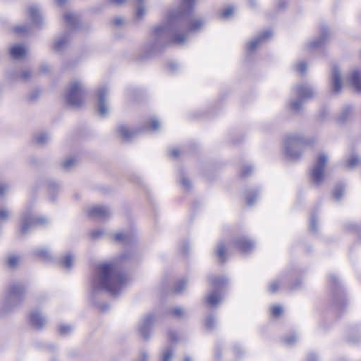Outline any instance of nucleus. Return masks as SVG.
<instances>
[{"label": "nucleus", "mask_w": 361, "mask_h": 361, "mask_svg": "<svg viewBox=\"0 0 361 361\" xmlns=\"http://www.w3.org/2000/svg\"><path fill=\"white\" fill-rule=\"evenodd\" d=\"M196 0H182L176 11L168 13L166 20L152 31L151 38L145 46L149 54L166 46L169 41L176 44L186 42L188 35L200 30L204 24L200 18H188L186 14L192 11Z\"/></svg>", "instance_id": "nucleus-1"}, {"label": "nucleus", "mask_w": 361, "mask_h": 361, "mask_svg": "<svg viewBox=\"0 0 361 361\" xmlns=\"http://www.w3.org/2000/svg\"><path fill=\"white\" fill-rule=\"evenodd\" d=\"M128 257L127 254H122L117 261L98 265L92 281V290L94 292L105 290L112 295L119 294L130 281L129 278L121 272L119 263Z\"/></svg>", "instance_id": "nucleus-2"}, {"label": "nucleus", "mask_w": 361, "mask_h": 361, "mask_svg": "<svg viewBox=\"0 0 361 361\" xmlns=\"http://www.w3.org/2000/svg\"><path fill=\"white\" fill-rule=\"evenodd\" d=\"M26 287L21 282L10 283L6 288L3 298L2 305L6 312H11L18 307L25 300Z\"/></svg>", "instance_id": "nucleus-3"}, {"label": "nucleus", "mask_w": 361, "mask_h": 361, "mask_svg": "<svg viewBox=\"0 0 361 361\" xmlns=\"http://www.w3.org/2000/svg\"><path fill=\"white\" fill-rule=\"evenodd\" d=\"M312 143V139L305 137L298 134H290L286 136L284 140V153L289 159H296L300 157L302 148Z\"/></svg>", "instance_id": "nucleus-4"}, {"label": "nucleus", "mask_w": 361, "mask_h": 361, "mask_svg": "<svg viewBox=\"0 0 361 361\" xmlns=\"http://www.w3.org/2000/svg\"><path fill=\"white\" fill-rule=\"evenodd\" d=\"M314 94V89L307 83L295 85L292 89V95L295 98L291 99L289 102L290 109L295 112L300 111L303 101L312 98Z\"/></svg>", "instance_id": "nucleus-5"}, {"label": "nucleus", "mask_w": 361, "mask_h": 361, "mask_svg": "<svg viewBox=\"0 0 361 361\" xmlns=\"http://www.w3.org/2000/svg\"><path fill=\"white\" fill-rule=\"evenodd\" d=\"M86 92L83 82L79 80L71 82L65 92L66 103L73 107H78L84 103Z\"/></svg>", "instance_id": "nucleus-6"}, {"label": "nucleus", "mask_w": 361, "mask_h": 361, "mask_svg": "<svg viewBox=\"0 0 361 361\" xmlns=\"http://www.w3.org/2000/svg\"><path fill=\"white\" fill-rule=\"evenodd\" d=\"M46 222H47L46 218L35 215L32 208L27 206L25 208L20 216V231L23 234H27L37 225H42Z\"/></svg>", "instance_id": "nucleus-7"}, {"label": "nucleus", "mask_w": 361, "mask_h": 361, "mask_svg": "<svg viewBox=\"0 0 361 361\" xmlns=\"http://www.w3.org/2000/svg\"><path fill=\"white\" fill-rule=\"evenodd\" d=\"M328 161V157L324 153L318 155L310 173V178L314 184L319 185L325 178L324 169Z\"/></svg>", "instance_id": "nucleus-8"}, {"label": "nucleus", "mask_w": 361, "mask_h": 361, "mask_svg": "<svg viewBox=\"0 0 361 361\" xmlns=\"http://www.w3.org/2000/svg\"><path fill=\"white\" fill-rule=\"evenodd\" d=\"M209 280L214 290L208 293L206 297V302L210 306L214 307L222 300V295L219 290L226 283L227 279L225 277L213 276Z\"/></svg>", "instance_id": "nucleus-9"}, {"label": "nucleus", "mask_w": 361, "mask_h": 361, "mask_svg": "<svg viewBox=\"0 0 361 361\" xmlns=\"http://www.w3.org/2000/svg\"><path fill=\"white\" fill-rule=\"evenodd\" d=\"M109 93V89L106 85H102L98 88L97 92L98 97L97 108V112L101 117H105L109 112V108L106 101Z\"/></svg>", "instance_id": "nucleus-10"}, {"label": "nucleus", "mask_w": 361, "mask_h": 361, "mask_svg": "<svg viewBox=\"0 0 361 361\" xmlns=\"http://www.w3.org/2000/svg\"><path fill=\"white\" fill-rule=\"evenodd\" d=\"M154 316L149 314L145 315L140 322L138 325L139 334L145 338L150 336L151 328L154 322Z\"/></svg>", "instance_id": "nucleus-11"}, {"label": "nucleus", "mask_w": 361, "mask_h": 361, "mask_svg": "<svg viewBox=\"0 0 361 361\" xmlns=\"http://www.w3.org/2000/svg\"><path fill=\"white\" fill-rule=\"evenodd\" d=\"M27 319L29 324L36 329L43 328L47 323L46 317L39 310H32Z\"/></svg>", "instance_id": "nucleus-12"}, {"label": "nucleus", "mask_w": 361, "mask_h": 361, "mask_svg": "<svg viewBox=\"0 0 361 361\" xmlns=\"http://www.w3.org/2000/svg\"><path fill=\"white\" fill-rule=\"evenodd\" d=\"M331 90L334 94H338L342 90V80L340 69L334 66L331 70Z\"/></svg>", "instance_id": "nucleus-13"}, {"label": "nucleus", "mask_w": 361, "mask_h": 361, "mask_svg": "<svg viewBox=\"0 0 361 361\" xmlns=\"http://www.w3.org/2000/svg\"><path fill=\"white\" fill-rule=\"evenodd\" d=\"M328 30L326 27H322L320 30L319 37L308 42L305 45L307 50L317 49L322 47L328 39Z\"/></svg>", "instance_id": "nucleus-14"}, {"label": "nucleus", "mask_w": 361, "mask_h": 361, "mask_svg": "<svg viewBox=\"0 0 361 361\" xmlns=\"http://www.w3.org/2000/svg\"><path fill=\"white\" fill-rule=\"evenodd\" d=\"M111 214V209L109 207L102 205L92 207L88 210L89 216L97 219H105L109 217Z\"/></svg>", "instance_id": "nucleus-15"}, {"label": "nucleus", "mask_w": 361, "mask_h": 361, "mask_svg": "<svg viewBox=\"0 0 361 361\" xmlns=\"http://www.w3.org/2000/svg\"><path fill=\"white\" fill-rule=\"evenodd\" d=\"M271 35L272 33L270 30L263 32L248 43L247 47V51L250 52L255 51L259 45L262 44L267 39L271 37Z\"/></svg>", "instance_id": "nucleus-16"}, {"label": "nucleus", "mask_w": 361, "mask_h": 361, "mask_svg": "<svg viewBox=\"0 0 361 361\" xmlns=\"http://www.w3.org/2000/svg\"><path fill=\"white\" fill-rule=\"evenodd\" d=\"M69 33L65 32L57 37L53 44V50L56 53L63 51L68 46Z\"/></svg>", "instance_id": "nucleus-17"}, {"label": "nucleus", "mask_w": 361, "mask_h": 361, "mask_svg": "<svg viewBox=\"0 0 361 361\" xmlns=\"http://www.w3.org/2000/svg\"><path fill=\"white\" fill-rule=\"evenodd\" d=\"M348 82L357 92H361V71L353 70L348 77Z\"/></svg>", "instance_id": "nucleus-18"}, {"label": "nucleus", "mask_w": 361, "mask_h": 361, "mask_svg": "<svg viewBox=\"0 0 361 361\" xmlns=\"http://www.w3.org/2000/svg\"><path fill=\"white\" fill-rule=\"evenodd\" d=\"M235 245L243 252H248L254 247V243L244 236L238 238L234 241Z\"/></svg>", "instance_id": "nucleus-19"}, {"label": "nucleus", "mask_w": 361, "mask_h": 361, "mask_svg": "<svg viewBox=\"0 0 361 361\" xmlns=\"http://www.w3.org/2000/svg\"><path fill=\"white\" fill-rule=\"evenodd\" d=\"M27 13L33 25L41 24L42 20V12L37 6H30L27 10Z\"/></svg>", "instance_id": "nucleus-20"}, {"label": "nucleus", "mask_w": 361, "mask_h": 361, "mask_svg": "<svg viewBox=\"0 0 361 361\" xmlns=\"http://www.w3.org/2000/svg\"><path fill=\"white\" fill-rule=\"evenodd\" d=\"M117 131L118 135L126 141L130 140L137 134V130H131L124 125L119 126Z\"/></svg>", "instance_id": "nucleus-21"}, {"label": "nucleus", "mask_w": 361, "mask_h": 361, "mask_svg": "<svg viewBox=\"0 0 361 361\" xmlns=\"http://www.w3.org/2000/svg\"><path fill=\"white\" fill-rule=\"evenodd\" d=\"M10 54L13 58L20 59L27 54V49L23 44H16L11 48Z\"/></svg>", "instance_id": "nucleus-22"}, {"label": "nucleus", "mask_w": 361, "mask_h": 361, "mask_svg": "<svg viewBox=\"0 0 361 361\" xmlns=\"http://www.w3.org/2000/svg\"><path fill=\"white\" fill-rule=\"evenodd\" d=\"M353 115V108L351 106H345L341 111L340 115L338 117V121L340 123L348 121L352 118Z\"/></svg>", "instance_id": "nucleus-23"}, {"label": "nucleus", "mask_w": 361, "mask_h": 361, "mask_svg": "<svg viewBox=\"0 0 361 361\" xmlns=\"http://www.w3.org/2000/svg\"><path fill=\"white\" fill-rule=\"evenodd\" d=\"M64 20L70 28H76L79 23V18L76 14L68 12L64 15Z\"/></svg>", "instance_id": "nucleus-24"}, {"label": "nucleus", "mask_w": 361, "mask_h": 361, "mask_svg": "<svg viewBox=\"0 0 361 361\" xmlns=\"http://www.w3.org/2000/svg\"><path fill=\"white\" fill-rule=\"evenodd\" d=\"M33 252L37 257L44 261H49L52 258L51 253L47 248H37Z\"/></svg>", "instance_id": "nucleus-25"}, {"label": "nucleus", "mask_w": 361, "mask_h": 361, "mask_svg": "<svg viewBox=\"0 0 361 361\" xmlns=\"http://www.w3.org/2000/svg\"><path fill=\"white\" fill-rule=\"evenodd\" d=\"M51 140V137L47 133H37L34 137V140L39 145H44Z\"/></svg>", "instance_id": "nucleus-26"}, {"label": "nucleus", "mask_w": 361, "mask_h": 361, "mask_svg": "<svg viewBox=\"0 0 361 361\" xmlns=\"http://www.w3.org/2000/svg\"><path fill=\"white\" fill-rule=\"evenodd\" d=\"M75 261V257L71 253H67L61 259L60 263L66 269H71Z\"/></svg>", "instance_id": "nucleus-27"}, {"label": "nucleus", "mask_w": 361, "mask_h": 361, "mask_svg": "<svg viewBox=\"0 0 361 361\" xmlns=\"http://www.w3.org/2000/svg\"><path fill=\"white\" fill-rule=\"evenodd\" d=\"M112 238L118 243H126L130 240V235L126 233H117L112 234Z\"/></svg>", "instance_id": "nucleus-28"}, {"label": "nucleus", "mask_w": 361, "mask_h": 361, "mask_svg": "<svg viewBox=\"0 0 361 361\" xmlns=\"http://www.w3.org/2000/svg\"><path fill=\"white\" fill-rule=\"evenodd\" d=\"M226 246L222 243L220 242L217 244L216 249V255L218 257L221 262H224L226 259Z\"/></svg>", "instance_id": "nucleus-29"}, {"label": "nucleus", "mask_w": 361, "mask_h": 361, "mask_svg": "<svg viewBox=\"0 0 361 361\" xmlns=\"http://www.w3.org/2000/svg\"><path fill=\"white\" fill-rule=\"evenodd\" d=\"M136 1L137 3V8H136L135 16H136V18L140 20L145 15L146 11H145L144 6L142 5L144 0H136Z\"/></svg>", "instance_id": "nucleus-30"}, {"label": "nucleus", "mask_w": 361, "mask_h": 361, "mask_svg": "<svg viewBox=\"0 0 361 361\" xmlns=\"http://www.w3.org/2000/svg\"><path fill=\"white\" fill-rule=\"evenodd\" d=\"M360 158L357 155L353 154L347 159L346 166L348 169H353L355 167L360 163Z\"/></svg>", "instance_id": "nucleus-31"}, {"label": "nucleus", "mask_w": 361, "mask_h": 361, "mask_svg": "<svg viewBox=\"0 0 361 361\" xmlns=\"http://www.w3.org/2000/svg\"><path fill=\"white\" fill-rule=\"evenodd\" d=\"M344 191L345 188L343 185H336L333 192L334 199L337 201L340 200L344 193Z\"/></svg>", "instance_id": "nucleus-32"}, {"label": "nucleus", "mask_w": 361, "mask_h": 361, "mask_svg": "<svg viewBox=\"0 0 361 361\" xmlns=\"http://www.w3.org/2000/svg\"><path fill=\"white\" fill-rule=\"evenodd\" d=\"M173 355V350L171 348L164 350L161 355V361H171Z\"/></svg>", "instance_id": "nucleus-33"}, {"label": "nucleus", "mask_w": 361, "mask_h": 361, "mask_svg": "<svg viewBox=\"0 0 361 361\" xmlns=\"http://www.w3.org/2000/svg\"><path fill=\"white\" fill-rule=\"evenodd\" d=\"M187 285H188V281L185 279H182L177 282V283L174 288V291L177 293H180L185 289V288L187 287Z\"/></svg>", "instance_id": "nucleus-34"}, {"label": "nucleus", "mask_w": 361, "mask_h": 361, "mask_svg": "<svg viewBox=\"0 0 361 361\" xmlns=\"http://www.w3.org/2000/svg\"><path fill=\"white\" fill-rule=\"evenodd\" d=\"M76 162H77V160L75 158L70 157V158L66 159L63 162L62 166L63 169H65L66 170H69L76 164Z\"/></svg>", "instance_id": "nucleus-35"}, {"label": "nucleus", "mask_w": 361, "mask_h": 361, "mask_svg": "<svg viewBox=\"0 0 361 361\" xmlns=\"http://www.w3.org/2000/svg\"><path fill=\"white\" fill-rule=\"evenodd\" d=\"M257 192H249L246 195L247 204L250 206L252 205L254 202L257 200Z\"/></svg>", "instance_id": "nucleus-36"}, {"label": "nucleus", "mask_w": 361, "mask_h": 361, "mask_svg": "<svg viewBox=\"0 0 361 361\" xmlns=\"http://www.w3.org/2000/svg\"><path fill=\"white\" fill-rule=\"evenodd\" d=\"M19 262V258L16 255H10L8 258L7 264L10 268H15Z\"/></svg>", "instance_id": "nucleus-37"}, {"label": "nucleus", "mask_w": 361, "mask_h": 361, "mask_svg": "<svg viewBox=\"0 0 361 361\" xmlns=\"http://www.w3.org/2000/svg\"><path fill=\"white\" fill-rule=\"evenodd\" d=\"M281 282L279 280L272 281L269 286V292L271 293H275L278 291Z\"/></svg>", "instance_id": "nucleus-38"}, {"label": "nucleus", "mask_w": 361, "mask_h": 361, "mask_svg": "<svg viewBox=\"0 0 361 361\" xmlns=\"http://www.w3.org/2000/svg\"><path fill=\"white\" fill-rule=\"evenodd\" d=\"M30 29V25H19V26L16 27L15 31L17 33L23 35V34L27 33L29 32Z\"/></svg>", "instance_id": "nucleus-39"}, {"label": "nucleus", "mask_w": 361, "mask_h": 361, "mask_svg": "<svg viewBox=\"0 0 361 361\" xmlns=\"http://www.w3.org/2000/svg\"><path fill=\"white\" fill-rule=\"evenodd\" d=\"M60 334L67 335L72 331V327L69 325L61 324L59 328Z\"/></svg>", "instance_id": "nucleus-40"}, {"label": "nucleus", "mask_w": 361, "mask_h": 361, "mask_svg": "<svg viewBox=\"0 0 361 361\" xmlns=\"http://www.w3.org/2000/svg\"><path fill=\"white\" fill-rule=\"evenodd\" d=\"M295 70L301 74L305 73L307 70L306 63L305 61L298 62L295 65Z\"/></svg>", "instance_id": "nucleus-41"}, {"label": "nucleus", "mask_w": 361, "mask_h": 361, "mask_svg": "<svg viewBox=\"0 0 361 361\" xmlns=\"http://www.w3.org/2000/svg\"><path fill=\"white\" fill-rule=\"evenodd\" d=\"M233 13V8L231 6H228L222 10L221 12V16L224 18H227L232 16Z\"/></svg>", "instance_id": "nucleus-42"}, {"label": "nucleus", "mask_w": 361, "mask_h": 361, "mask_svg": "<svg viewBox=\"0 0 361 361\" xmlns=\"http://www.w3.org/2000/svg\"><path fill=\"white\" fill-rule=\"evenodd\" d=\"M215 321L212 315H209L205 319V327L208 329H212L214 327Z\"/></svg>", "instance_id": "nucleus-43"}, {"label": "nucleus", "mask_w": 361, "mask_h": 361, "mask_svg": "<svg viewBox=\"0 0 361 361\" xmlns=\"http://www.w3.org/2000/svg\"><path fill=\"white\" fill-rule=\"evenodd\" d=\"M180 182L183 186V188L185 190H189L190 188L191 184L190 180L185 176L182 175L180 179Z\"/></svg>", "instance_id": "nucleus-44"}, {"label": "nucleus", "mask_w": 361, "mask_h": 361, "mask_svg": "<svg viewBox=\"0 0 361 361\" xmlns=\"http://www.w3.org/2000/svg\"><path fill=\"white\" fill-rule=\"evenodd\" d=\"M252 171V167L250 166H245L240 170V176L246 177L250 175Z\"/></svg>", "instance_id": "nucleus-45"}, {"label": "nucleus", "mask_w": 361, "mask_h": 361, "mask_svg": "<svg viewBox=\"0 0 361 361\" xmlns=\"http://www.w3.org/2000/svg\"><path fill=\"white\" fill-rule=\"evenodd\" d=\"M271 311L273 316L279 317L282 313V308L279 305H275L271 307Z\"/></svg>", "instance_id": "nucleus-46"}, {"label": "nucleus", "mask_w": 361, "mask_h": 361, "mask_svg": "<svg viewBox=\"0 0 361 361\" xmlns=\"http://www.w3.org/2000/svg\"><path fill=\"white\" fill-rule=\"evenodd\" d=\"M184 312V310L181 307H176L171 310V313L176 317H181Z\"/></svg>", "instance_id": "nucleus-47"}, {"label": "nucleus", "mask_w": 361, "mask_h": 361, "mask_svg": "<svg viewBox=\"0 0 361 361\" xmlns=\"http://www.w3.org/2000/svg\"><path fill=\"white\" fill-rule=\"evenodd\" d=\"M317 218L314 216H312L310 217V229L314 231L317 232Z\"/></svg>", "instance_id": "nucleus-48"}, {"label": "nucleus", "mask_w": 361, "mask_h": 361, "mask_svg": "<svg viewBox=\"0 0 361 361\" xmlns=\"http://www.w3.org/2000/svg\"><path fill=\"white\" fill-rule=\"evenodd\" d=\"M159 121L157 120V119H152L150 123H149V128L152 130H157L159 129Z\"/></svg>", "instance_id": "nucleus-49"}, {"label": "nucleus", "mask_w": 361, "mask_h": 361, "mask_svg": "<svg viewBox=\"0 0 361 361\" xmlns=\"http://www.w3.org/2000/svg\"><path fill=\"white\" fill-rule=\"evenodd\" d=\"M8 217V212L6 209L0 207V220H6Z\"/></svg>", "instance_id": "nucleus-50"}, {"label": "nucleus", "mask_w": 361, "mask_h": 361, "mask_svg": "<svg viewBox=\"0 0 361 361\" xmlns=\"http://www.w3.org/2000/svg\"><path fill=\"white\" fill-rule=\"evenodd\" d=\"M284 343L287 345H291L296 341V336L293 335L283 339Z\"/></svg>", "instance_id": "nucleus-51"}, {"label": "nucleus", "mask_w": 361, "mask_h": 361, "mask_svg": "<svg viewBox=\"0 0 361 361\" xmlns=\"http://www.w3.org/2000/svg\"><path fill=\"white\" fill-rule=\"evenodd\" d=\"M104 234V232L102 230H97L92 232L91 236L92 238L97 239L102 237Z\"/></svg>", "instance_id": "nucleus-52"}, {"label": "nucleus", "mask_w": 361, "mask_h": 361, "mask_svg": "<svg viewBox=\"0 0 361 361\" xmlns=\"http://www.w3.org/2000/svg\"><path fill=\"white\" fill-rule=\"evenodd\" d=\"M32 75L31 71L29 70H23L21 73V78L27 80Z\"/></svg>", "instance_id": "nucleus-53"}, {"label": "nucleus", "mask_w": 361, "mask_h": 361, "mask_svg": "<svg viewBox=\"0 0 361 361\" xmlns=\"http://www.w3.org/2000/svg\"><path fill=\"white\" fill-rule=\"evenodd\" d=\"M124 20L121 17H116L113 20V23L116 26H120L123 24Z\"/></svg>", "instance_id": "nucleus-54"}, {"label": "nucleus", "mask_w": 361, "mask_h": 361, "mask_svg": "<svg viewBox=\"0 0 361 361\" xmlns=\"http://www.w3.org/2000/svg\"><path fill=\"white\" fill-rule=\"evenodd\" d=\"M126 0H108V3L116 6H121L123 4Z\"/></svg>", "instance_id": "nucleus-55"}, {"label": "nucleus", "mask_w": 361, "mask_h": 361, "mask_svg": "<svg viewBox=\"0 0 361 361\" xmlns=\"http://www.w3.org/2000/svg\"><path fill=\"white\" fill-rule=\"evenodd\" d=\"M8 186L5 183H0V195H3L7 190Z\"/></svg>", "instance_id": "nucleus-56"}, {"label": "nucleus", "mask_w": 361, "mask_h": 361, "mask_svg": "<svg viewBox=\"0 0 361 361\" xmlns=\"http://www.w3.org/2000/svg\"><path fill=\"white\" fill-rule=\"evenodd\" d=\"M149 355L147 352L142 351L140 355V361H148Z\"/></svg>", "instance_id": "nucleus-57"}, {"label": "nucleus", "mask_w": 361, "mask_h": 361, "mask_svg": "<svg viewBox=\"0 0 361 361\" xmlns=\"http://www.w3.org/2000/svg\"><path fill=\"white\" fill-rule=\"evenodd\" d=\"M180 154V151L178 149H173L171 152L170 155L174 158H176Z\"/></svg>", "instance_id": "nucleus-58"}, {"label": "nucleus", "mask_w": 361, "mask_h": 361, "mask_svg": "<svg viewBox=\"0 0 361 361\" xmlns=\"http://www.w3.org/2000/svg\"><path fill=\"white\" fill-rule=\"evenodd\" d=\"M169 338L173 341H177V335L175 332H170L169 334Z\"/></svg>", "instance_id": "nucleus-59"}, {"label": "nucleus", "mask_w": 361, "mask_h": 361, "mask_svg": "<svg viewBox=\"0 0 361 361\" xmlns=\"http://www.w3.org/2000/svg\"><path fill=\"white\" fill-rule=\"evenodd\" d=\"M176 67H177L176 64H175L173 63H171L169 64V68L171 71H173L176 68Z\"/></svg>", "instance_id": "nucleus-60"}, {"label": "nucleus", "mask_w": 361, "mask_h": 361, "mask_svg": "<svg viewBox=\"0 0 361 361\" xmlns=\"http://www.w3.org/2000/svg\"><path fill=\"white\" fill-rule=\"evenodd\" d=\"M42 71L44 73H47L49 71V66L47 65H43L41 67Z\"/></svg>", "instance_id": "nucleus-61"}, {"label": "nucleus", "mask_w": 361, "mask_h": 361, "mask_svg": "<svg viewBox=\"0 0 361 361\" xmlns=\"http://www.w3.org/2000/svg\"><path fill=\"white\" fill-rule=\"evenodd\" d=\"M329 281H330L331 282H332V283H336V281H337V279H336V276H329Z\"/></svg>", "instance_id": "nucleus-62"}, {"label": "nucleus", "mask_w": 361, "mask_h": 361, "mask_svg": "<svg viewBox=\"0 0 361 361\" xmlns=\"http://www.w3.org/2000/svg\"><path fill=\"white\" fill-rule=\"evenodd\" d=\"M57 185L56 184H53V185H49V191H51L52 190H54L55 189V188H56Z\"/></svg>", "instance_id": "nucleus-63"}, {"label": "nucleus", "mask_w": 361, "mask_h": 361, "mask_svg": "<svg viewBox=\"0 0 361 361\" xmlns=\"http://www.w3.org/2000/svg\"><path fill=\"white\" fill-rule=\"evenodd\" d=\"M67 0H56L57 3L59 4V5H62L65 2H66Z\"/></svg>", "instance_id": "nucleus-64"}]
</instances>
